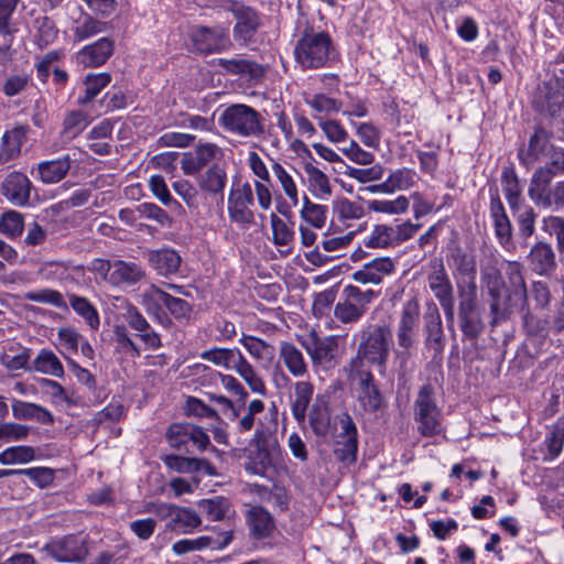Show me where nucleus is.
<instances>
[{"mask_svg": "<svg viewBox=\"0 0 564 564\" xmlns=\"http://www.w3.org/2000/svg\"><path fill=\"white\" fill-rule=\"evenodd\" d=\"M295 65L302 72L332 67L340 61L338 46L328 31L306 25L293 48Z\"/></svg>", "mask_w": 564, "mask_h": 564, "instance_id": "nucleus-1", "label": "nucleus"}, {"mask_svg": "<svg viewBox=\"0 0 564 564\" xmlns=\"http://www.w3.org/2000/svg\"><path fill=\"white\" fill-rule=\"evenodd\" d=\"M413 421L419 435L425 438L444 435V413L435 388L427 382L420 387L413 402Z\"/></svg>", "mask_w": 564, "mask_h": 564, "instance_id": "nucleus-2", "label": "nucleus"}, {"mask_svg": "<svg viewBox=\"0 0 564 564\" xmlns=\"http://www.w3.org/2000/svg\"><path fill=\"white\" fill-rule=\"evenodd\" d=\"M218 124L227 133L240 138H260L264 133L261 113L246 104H231L218 117Z\"/></svg>", "mask_w": 564, "mask_h": 564, "instance_id": "nucleus-3", "label": "nucleus"}, {"mask_svg": "<svg viewBox=\"0 0 564 564\" xmlns=\"http://www.w3.org/2000/svg\"><path fill=\"white\" fill-rule=\"evenodd\" d=\"M214 8L230 12L236 21L232 39L241 46L252 43L261 26L258 10L240 0H215Z\"/></svg>", "mask_w": 564, "mask_h": 564, "instance_id": "nucleus-4", "label": "nucleus"}, {"mask_svg": "<svg viewBox=\"0 0 564 564\" xmlns=\"http://www.w3.org/2000/svg\"><path fill=\"white\" fill-rule=\"evenodd\" d=\"M458 293L457 323L463 335V341L476 345L486 328L482 307L478 302L477 291Z\"/></svg>", "mask_w": 564, "mask_h": 564, "instance_id": "nucleus-5", "label": "nucleus"}, {"mask_svg": "<svg viewBox=\"0 0 564 564\" xmlns=\"http://www.w3.org/2000/svg\"><path fill=\"white\" fill-rule=\"evenodd\" d=\"M169 446L180 453H192L191 447L204 452L210 445V440L203 427L188 422L171 423L164 434Z\"/></svg>", "mask_w": 564, "mask_h": 564, "instance_id": "nucleus-6", "label": "nucleus"}, {"mask_svg": "<svg viewBox=\"0 0 564 564\" xmlns=\"http://www.w3.org/2000/svg\"><path fill=\"white\" fill-rule=\"evenodd\" d=\"M392 333L389 326H375L366 333L358 347V358L379 368L383 373L390 354Z\"/></svg>", "mask_w": 564, "mask_h": 564, "instance_id": "nucleus-7", "label": "nucleus"}, {"mask_svg": "<svg viewBox=\"0 0 564 564\" xmlns=\"http://www.w3.org/2000/svg\"><path fill=\"white\" fill-rule=\"evenodd\" d=\"M189 40L193 50L200 55L220 54L232 47L227 26L196 25L192 29Z\"/></svg>", "mask_w": 564, "mask_h": 564, "instance_id": "nucleus-8", "label": "nucleus"}, {"mask_svg": "<svg viewBox=\"0 0 564 564\" xmlns=\"http://www.w3.org/2000/svg\"><path fill=\"white\" fill-rule=\"evenodd\" d=\"M42 550L57 562L83 563L88 555L86 540L78 534L53 538Z\"/></svg>", "mask_w": 564, "mask_h": 564, "instance_id": "nucleus-9", "label": "nucleus"}, {"mask_svg": "<svg viewBox=\"0 0 564 564\" xmlns=\"http://www.w3.org/2000/svg\"><path fill=\"white\" fill-rule=\"evenodd\" d=\"M529 297L524 294H516V291L503 288L489 297V313L491 327L507 322L516 311L527 310Z\"/></svg>", "mask_w": 564, "mask_h": 564, "instance_id": "nucleus-10", "label": "nucleus"}, {"mask_svg": "<svg viewBox=\"0 0 564 564\" xmlns=\"http://www.w3.org/2000/svg\"><path fill=\"white\" fill-rule=\"evenodd\" d=\"M420 316L421 307L415 296L403 303L395 327V338L399 348L415 347Z\"/></svg>", "mask_w": 564, "mask_h": 564, "instance_id": "nucleus-11", "label": "nucleus"}, {"mask_svg": "<svg viewBox=\"0 0 564 564\" xmlns=\"http://www.w3.org/2000/svg\"><path fill=\"white\" fill-rule=\"evenodd\" d=\"M340 425V433L334 445V455L336 459L347 466L352 465L357 460L358 453V431L352 417L343 412L336 416Z\"/></svg>", "mask_w": 564, "mask_h": 564, "instance_id": "nucleus-12", "label": "nucleus"}, {"mask_svg": "<svg viewBox=\"0 0 564 564\" xmlns=\"http://www.w3.org/2000/svg\"><path fill=\"white\" fill-rule=\"evenodd\" d=\"M253 204L254 196L250 183L245 182L235 188L232 187L228 196L230 220L243 229L249 228L254 223V213L250 209Z\"/></svg>", "mask_w": 564, "mask_h": 564, "instance_id": "nucleus-13", "label": "nucleus"}, {"mask_svg": "<svg viewBox=\"0 0 564 564\" xmlns=\"http://www.w3.org/2000/svg\"><path fill=\"white\" fill-rule=\"evenodd\" d=\"M155 513L161 519H169L166 528L177 533H191L202 523L198 513L194 509L178 507L173 503H159L155 507Z\"/></svg>", "mask_w": 564, "mask_h": 564, "instance_id": "nucleus-14", "label": "nucleus"}, {"mask_svg": "<svg viewBox=\"0 0 564 564\" xmlns=\"http://www.w3.org/2000/svg\"><path fill=\"white\" fill-rule=\"evenodd\" d=\"M553 133L545 128L538 126L534 128L533 133L529 138L528 147L521 148L518 151L519 162L527 169L531 167L536 162L545 159L553 150H557L552 143Z\"/></svg>", "mask_w": 564, "mask_h": 564, "instance_id": "nucleus-15", "label": "nucleus"}, {"mask_svg": "<svg viewBox=\"0 0 564 564\" xmlns=\"http://www.w3.org/2000/svg\"><path fill=\"white\" fill-rule=\"evenodd\" d=\"M489 213L490 218L492 219L495 236L499 242V245L509 250L513 247L512 234L513 227L507 215L503 203L500 198L499 191L497 186H491L489 188Z\"/></svg>", "mask_w": 564, "mask_h": 564, "instance_id": "nucleus-16", "label": "nucleus"}, {"mask_svg": "<svg viewBox=\"0 0 564 564\" xmlns=\"http://www.w3.org/2000/svg\"><path fill=\"white\" fill-rule=\"evenodd\" d=\"M357 402L365 413L376 414L387 408L379 383L370 371L359 372Z\"/></svg>", "mask_w": 564, "mask_h": 564, "instance_id": "nucleus-17", "label": "nucleus"}, {"mask_svg": "<svg viewBox=\"0 0 564 564\" xmlns=\"http://www.w3.org/2000/svg\"><path fill=\"white\" fill-rule=\"evenodd\" d=\"M214 65L218 66L226 74L238 76L248 83L249 86L258 85L265 75V69L261 64L239 56L217 58Z\"/></svg>", "mask_w": 564, "mask_h": 564, "instance_id": "nucleus-18", "label": "nucleus"}, {"mask_svg": "<svg viewBox=\"0 0 564 564\" xmlns=\"http://www.w3.org/2000/svg\"><path fill=\"white\" fill-rule=\"evenodd\" d=\"M449 261L454 272L463 279L456 283L457 292H460V289L465 292L477 291V263L475 256L466 252L462 247L456 246L451 250Z\"/></svg>", "mask_w": 564, "mask_h": 564, "instance_id": "nucleus-19", "label": "nucleus"}, {"mask_svg": "<svg viewBox=\"0 0 564 564\" xmlns=\"http://www.w3.org/2000/svg\"><path fill=\"white\" fill-rule=\"evenodd\" d=\"M529 269L541 276H551L557 269L555 250L551 242L539 240L525 257Z\"/></svg>", "mask_w": 564, "mask_h": 564, "instance_id": "nucleus-20", "label": "nucleus"}, {"mask_svg": "<svg viewBox=\"0 0 564 564\" xmlns=\"http://www.w3.org/2000/svg\"><path fill=\"white\" fill-rule=\"evenodd\" d=\"M115 52V41L104 36L91 44L83 46L75 54V62L83 68H96L105 65Z\"/></svg>", "mask_w": 564, "mask_h": 564, "instance_id": "nucleus-21", "label": "nucleus"}, {"mask_svg": "<svg viewBox=\"0 0 564 564\" xmlns=\"http://www.w3.org/2000/svg\"><path fill=\"white\" fill-rule=\"evenodd\" d=\"M427 280L431 291L444 311L446 321L453 322L455 317L454 289L445 268L441 264L440 269L431 273Z\"/></svg>", "mask_w": 564, "mask_h": 564, "instance_id": "nucleus-22", "label": "nucleus"}, {"mask_svg": "<svg viewBox=\"0 0 564 564\" xmlns=\"http://www.w3.org/2000/svg\"><path fill=\"white\" fill-rule=\"evenodd\" d=\"M123 318L128 326L134 332V336L144 344L145 348L158 350L162 347L161 335L135 306L129 304L123 314Z\"/></svg>", "mask_w": 564, "mask_h": 564, "instance_id": "nucleus-23", "label": "nucleus"}, {"mask_svg": "<svg viewBox=\"0 0 564 564\" xmlns=\"http://www.w3.org/2000/svg\"><path fill=\"white\" fill-rule=\"evenodd\" d=\"M424 345L433 351V356L442 355L445 347L444 329L440 311L435 304H431L423 315Z\"/></svg>", "mask_w": 564, "mask_h": 564, "instance_id": "nucleus-24", "label": "nucleus"}, {"mask_svg": "<svg viewBox=\"0 0 564 564\" xmlns=\"http://www.w3.org/2000/svg\"><path fill=\"white\" fill-rule=\"evenodd\" d=\"M32 182L18 171L9 173L1 184L2 195L14 206L24 207L30 203Z\"/></svg>", "mask_w": 564, "mask_h": 564, "instance_id": "nucleus-25", "label": "nucleus"}, {"mask_svg": "<svg viewBox=\"0 0 564 564\" xmlns=\"http://www.w3.org/2000/svg\"><path fill=\"white\" fill-rule=\"evenodd\" d=\"M394 270L395 264L391 258L379 257L364 263L351 274V279L360 284H380Z\"/></svg>", "mask_w": 564, "mask_h": 564, "instance_id": "nucleus-26", "label": "nucleus"}, {"mask_svg": "<svg viewBox=\"0 0 564 564\" xmlns=\"http://www.w3.org/2000/svg\"><path fill=\"white\" fill-rule=\"evenodd\" d=\"M232 541V531L226 530L214 535H202L196 539H182L176 541L172 550L177 555H183L193 551L209 549H224Z\"/></svg>", "mask_w": 564, "mask_h": 564, "instance_id": "nucleus-27", "label": "nucleus"}, {"mask_svg": "<svg viewBox=\"0 0 564 564\" xmlns=\"http://www.w3.org/2000/svg\"><path fill=\"white\" fill-rule=\"evenodd\" d=\"M196 182L202 193L214 197L220 204L224 203L227 173L223 165L218 163L209 165L204 172L198 174Z\"/></svg>", "mask_w": 564, "mask_h": 564, "instance_id": "nucleus-28", "label": "nucleus"}, {"mask_svg": "<svg viewBox=\"0 0 564 564\" xmlns=\"http://www.w3.org/2000/svg\"><path fill=\"white\" fill-rule=\"evenodd\" d=\"M220 153V148L212 142L200 143L194 148L193 151L184 154L182 159V170L185 175H195L204 167L209 166L217 154Z\"/></svg>", "mask_w": 564, "mask_h": 564, "instance_id": "nucleus-29", "label": "nucleus"}, {"mask_svg": "<svg viewBox=\"0 0 564 564\" xmlns=\"http://www.w3.org/2000/svg\"><path fill=\"white\" fill-rule=\"evenodd\" d=\"M246 523L250 536L254 540L269 538L275 529L272 514L262 506H253L247 511Z\"/></svg>", "mask_w": 564, "mask_h": 564, "instance_id": "nucleus-30", "label": "nucleus"}, {"mask_svg": "<svg viewBox=\"0 0 564 564\" xmlns=\"http://www.w3.org/2000/svg\"><path fill=\"white\" fill-rule=\"evenodd\" d=\"M73 160L69 154H65L54 160H45L37 163L36 178L43 184H56L64 180L68 174Z\"/></svg>", "mask_w": 564, "mask_h": 564, "instance_id": "nucleus-31", "label": "nucleus"}, {"mask_svg": "<svg viewBox=\"0 0 564 564\" xmlns=\"http://www.w3.org/2000/svg\"><path fill=\"white\" fill-rule=\"evenodd\" d=\"M28 131L26 126H15L3 133L0 140V164H6L20 156L21 148L28 138Z\"/></svg>", "mask_w": 564, "mask_h": 564, "instance_id": "nucleus-32", "label": "nucleus"}, {"mask_svg": "<svg viewBox=\"0 0 564 564\" xmlns=\"http://www.w3.org/2000/svg\"><path fill=\"white\" fill-rule=\"evenodd\" d=\"M145 257L151 268L163 276L175 274L182 262L181 256L171 248L149 250Z\"/></svg>", "mask_w": 564, "mask_h": 564, "instance_id": "nucleus-33", "label": "nucleus"}, {"mask_svg": "<svg viewBox=\"0 0 564 564\" xmlns=\"http://www.w3.org/2000/svg\"><path fill=\"white\" fill-rule=\"evenodd\" d=\"M11 409L13 417L20 421H35L43 425L55 421L53 413L37 403L12 399Z\"/></svg>", "mask_w": 564, "mask_h": 564, "instance_id": "nucleus-34", "label": "nucleus"}, {"mask_svg": "<svg viewBox=\"0 0 564 564\" xmlns=\"http://www.w3.org/2000/svg\"><path fill=\"white\" fill-rule=\"evenodd\" d=\"M279 360L295 378H302L308 373V364L303 352L291 341L280 343Z\"/></svg>", "mask_w": 564, "mask_h": 564, "instance_id": "nucleus-35", "label": "nucleus"}, {"mask_svg": "<svg viewBox=\"0 0 564 564\" xmlns=\"http://www.w3.org/2000/svg\"><path fill=\"white\" fill-rule=\"evenodd\" d=\"M163 294V290L156 285L145 291L142 295V304L145 312L156 321L162 327L169 329L173 325L172 318L169 316L166 308L160 295Z\"/></svg>", "mask_w": 564, "mask_h": 564, "instance_id": "nucleus-36", "label": "nucleus"}, {"mask_svg": "<svg viewBox=\"0 0 564 564\" xmlns=\"http://www.w3.org/2000/svg\"><path fill=\"white\" fill-rule=\"evenodd\" d=\"M145 272L142 267L132 261L115 260L113 270L108 281L112 285H134L143 280Z\"/></svg>", "mask_w": 564, "mask_h": 564, "instance_id": "nucleus-37", "label": "nucleus"}, {"mask_svg": "<svg viewBox=\"0 0 564 564\" xmlns=\"http://www.w3.org/2000/svg\"><path fill=\"white\" fill-rule=\"evenodd\" d=\"M501 185L508 205L512 214H516L522 200V186L520 185L513 164L503 166L501 172Z\"/></svg>", "mask_w": 564, "mask_h": 564, "instance_id": "nucleus-38", "label": "nucleus"}, {"mask_svg": "<svg viewBox=\"0 0 564 564\" xmlns=\"http://www.w3.org/2000/svg\"><path fill=\"white\" fill-rule=\"evenodd\" d=\"M313 394L314 386L312 382L296 381L294 383V393L291 397V411L299 423L305 421Z\"/></svg>", "mask_w": 564, "mask_h": 564, "instance_id": "nucleus-39", "label": "nucleus"}, {"mask_svg": "<svg viewBox=\"0 0 564 564\" xmlns=\"http://www.w3.org/2000/svg\"><path fill=\"white\" fill-rule=\"evenodd\" d=\"M109 73H89L83 79L84 91L77 99L78 106H87L111 83Z\"/></svg>", "mask_w": 564, "mask_h": 564, "instance_id": "nucleus-40", "label": "nucleus"}, {"mask_svg": "<svg viewBox=\"0 0 564 564\" xmlns=\"http://www.w3.org/2000/svg\"><path fill=\"white\" fill-rule=\"evenodd\" d=\"M550 318L540 317L533 314L530 306L522 312V326L530 340H535L539 344H543L550 336Z\"/></svg>", "mask_w": 564, "mask_h": 564, "instance_id": "nucleus-41", "label": "nucleus"}, {"mask_svg": "<svg viewBox=\"0 0 564 564\" xmlns=\"http://www.w3.org/2000/svg\"><path fill=\"white\" fill-rule=\"evenodd\" d=\"M338 341L334 336H326L319 338L314 336L313 346L307 347L312 361L316 365H324L330 362L337 352Z\"/></svg>", "mask_w": 564, "mask_h": 564, "instance_id": "nucleus-42", "label": "nucleus"}, {"mask_svg": "<svg viewBox=\"0 0 564 564\" xmlns=\"http://www.w3.org/2000/svg\"><path fill=\"white\" fill-rule=\"evenodd\" d=\"M307 176L308 189L318 199H327L332 195V186L328 176L312 163L304 164Z\"/></svg>", "mask_w": 564, "mask_h": 564, "instance_id": "nucleus-43", "label": "nucleus"}, {"mask_svg": "<svg viewBox=\"0 0 564 564\" xmlns=\"http://www.w3.org/2000/svg\"><path fill=\"white\" fill-rule=\"evenodd\" d=\"M30 370L37 371L44 375L54 376L57 378L64 377V367L55 355L50 349H41L32 362Z\"/></svg>", "mask_w": 564, "mask_h": 564, "instance_id": "nucleus-44", "label": "nucleus"}, {"mask_svg": "<svg viewBox=\"0 0 564 564\" xmlns=\"http://www.w3.org/2000/svg\"><path fill=\"white\" fill-rule=\"evenodd\" d=\"M557 175L550 169L540 166L532 174L528 194L530 198L538 204L542 197L551 189L550 184Z\"/></svg>", "mask_w": 564, "mask_h": 564, "instance_id": "nucleus-45", "label": "nucleus"}, {"mask_svg": "<svg viewBox=\"0 0 564 564\" xmlns=\"http://www.w3.org/2000/svg\"><path fill=\"white\" fill-rule=\"evenodd\" d=\"M68 302L75 313L83 317L91 329H98L100 325L99 313L88 299L76 294H68Z\"/></svg>", "mask_w": 564, "mask_h": 564, "instance_id": "nucleus-46", "label": "nucleus"}, {"mask_svg": "<svg viewBox=\"0 0 564 564\" xmlns=\"http://www.w3.org/2000/svg\"><path fill=\"white\" fill-rule=\"evenodd\" d=\"M234 368L253 392L262 395L265 394L267 389L263 380L256 373L253 367L248 362L240 350H237V359L235 360Z\"/></svg>", "mask_w": 564, "mask_h": 564, "instance_id": "nucleus-47", "label": "nucleus"}, {"mask_svg": "<svg viewBox=\"0 0 564 564\" xmlns=\"http://www.w3.org/2000/svg\"><path fill=\"white\" fill-rule=\"evenodd\" d=\"M107 30V22L97 20L90 15H85L83 19L77 20L75 26L72 29L74 40L82 42L104 33Z\"/></svg>", "mask_w": 564, "mask_h": 564, "instance_id": "nucleus-48", "label": "nucleus"}, {"mask_svg": "<svg viewBox=\"0 0 564 564\" xmlns=\"http://www.w3.org/2000/svg\"><path fill=\"white\" fill-rule=\"evenodd\" d=\"M24 230V217L20 212L7 210L0 216V234L10 240L21 237Z\"/></svg>", "mask_w": 564, "mask_h": 564, "instance_id": "nucleus-49", "label": "nucleus"}, {"mask_svg": "<svg viewBox=\"0 0 564 564\" xmlns=\"http://www.w3.org/2000/svg\"><path fill=\"white\" fill-rule=\"evenodd\" d=\"M160 297L163 301L170 317L172 316L180 322L189 321L193 312V305L191 303L181 297L173 296L165 291H163V294H161Z\"/></svg>", "mask_w": 564, "mask_h": 564, "instance_id": "nucleus-50", "label": "nucleus"}, {"mask_svg": "<svg viewBox=\"0 0 564 564\" xmlns=\"http://www.w3.org/2000/svg\"><path fill=\"white\" fill-rule=\"evenodd\" d=\"M505 288L516 291V294L528 295V288L523 275V265L519 261H507L505 268Z\"/></svg>", "mask_w": 564, "mask_h": 564, "instance_id": "nucleus-51", "label": "nucleus"}, {"mask_svg": "<svg viewBox=\"0 0 564 564\" xmlns=\"http://www.w3.org/2000/svg\"><path fill=\"white\" fill-rule=\"evenodd\" d=\"M364 245L371 249L394 247L393 227L386 224L376 225L371 234L365 238Z\"/></svg>", "mask_w": 564, "mask_h": 564, "instance_id": "nucleus-52", "label": "nucleus"}, {"mask_svg": "<svg viewBox=\"0 0 564 564\" xmlns=\"http://www.w3.org/2000/svg\"><path fill=\"white\" fill-rule=\"evenodd\" d=\"M90 123L88 115L83 110H70L65 115L63 121V134L75 138L82 133Z\"/></svg>", "mask_w": 564, "mask_h": 564, "instance_id": "nucleus-53", "label": "nucleus"}, {"mask_svg": "<svg viewBox=\"0 0 564 564\" xmlns=\"http://www.w3.org/2000/svg\"><path fill=\"white\" fill-rule=\"evenodd\" d=\"M550 459L560 456L564 446V414L553 424L550 434L544 440Z\"/></svg>", "mask_w": 564, "mask_h": 564, "instance_id": "nucleus-54", "label": "nucleus"}, {"mask_svg": "<svg viewBox=\"0 0 564 564\" xmlns=\"http://www.w3.org/2000/svg\"><path fill=\"white\" fill-rule=\"evenodd\" d=\"M328 208L325 205L315 204L304 196L301 217L315 228H323L326 224Z\"/></svg>", "mask_w": 564, "mask_h": 564, "instance_id": "nucleus-55", "label": "nucleus"}, {"mask_svg": "<svg viewBox=\"0 0 564 564\" xmlns=\"http://www.w3.org/2000/svg\"><path fill=\"white\" fill-rule=\"evenodd\" d=\"M378 296L379 292L370 289L362 291L352 284L346 285L343 290V297L348 300L351 304L356 305L359 310H362L364 314L367 312L368 304H370Z\"/></svg>", "mask_w": 564, "mask_h": 564, "instance_id": "nucleus-56", "label": "nucleus"}, {"mask_svg": "<svg viewBox=\"0 0 564 564\" xmlns=\"http://www.w3.org/2000/svg\"><path fill=\"white\" fill-rule=\"evenodd\" d=\"M270 223L273 243L278 247L291 245L294 240L293 229L274 213L270 215Z\"/></svg>", "mask_w": 564, "mask_h": 564, "instance_id": "nucleus-57", "label": "nucleus"}, {"mask_svg": "<svg viewBox=\"0 0 564 564\" xmlns=\"http://www.w3.org/2000/svg\"><path fill=\"white\" fill-rule=\"evenodd\" d=\"M541 229L546 235L555 237L556 250L564 254V218L553 215L543 217Z\"/></svg>", "mask_w": 564, "mask_h": 564, "instance_id": "nucleus-58", "label": "nucleus"}, {"mask_svg": "<svg viewBox=\"0 0 564 564\" xmlns=\"http://www.w3.org/2000/svg\"><path fill=\"white\" fill-rule=\"evenodd\" d=\"M35 458V451L31 446H12L0 453V463L9 464H26Z\"/></svg>", "mask_w": 564, "mask_h": 564, "instance_id": "nucleus-59", "label": "nucleus"}, {"mask_svg": "<svg viewBox=\"0 0 564 564\" xmlns=\"http://www.w3.org/2000/svg\"><path fill=\"white\" fill-rule=\"evenodd\" d=\"M20 476H26L33 485L44 489L53 484L55 471L50 467L39 466L20 469Z\"/></svg>", "mask_w": 564, "mask_h": 564, "instance_id": "nucleus-60", "label": "nucleus"}, {"mask_svg": "<svg viewBox=\"0 0 564 564\" xmlns=\"http://www.w3.org/2000/svg\"><path fill=\"white\" fill-rule=\"evenodd\" d=\"M333 209L340 220L360 219L365 215L362 205L351 202L346 197L334 200Z\"/></svg>", "mask_w": 564, "mask_h": 564, "instance_id": "nucleus-61", "label": "nucleus"}, {"mask_svg": "<svg viewBox=\"0 0 564 564\" xmlns=\"http://www.w3.org/2000/svg\"><path fill=\"white\" fill-rule=\"evenodd\" d=\"M305 104L318 113H336L341 109V101L325 94H315L311 98L305 99Z\"/></svg>", "mask_w": 564, "mask_h": 564, "instance_id": "nucleus-62", "label": "nucleus"}, {"mask_svg": "<svg viewBox=\"0 0 564 564\" xmlns=\"http://www.w3.org/2000/svg\"><path fill=\"white\" fill-rule=\"evenodd\" d=\"M480 280L489 297L505 288L502 274L495 265L484 267L480 271Z\"/></svg>", "mask_w": 564, "mask_h": 564, "instance_id": "nucleus-63", "label": "nucleus"}, {"mask_svg": "<svg viewBox=\"0 0 564 564\" xmlns=\"http://www.w3.org/2000/svg\"><path fill=\"white\" fill-rule=\"evenodd\" d=\"M308 422L317 436H326L330 430V414L326 408L314 405L308 414Z\"/></svg>", "mask_w": 564, "mask_h": 564, "instance_id": "nucleus-64", "label": "nucleus"}]
</instances>
